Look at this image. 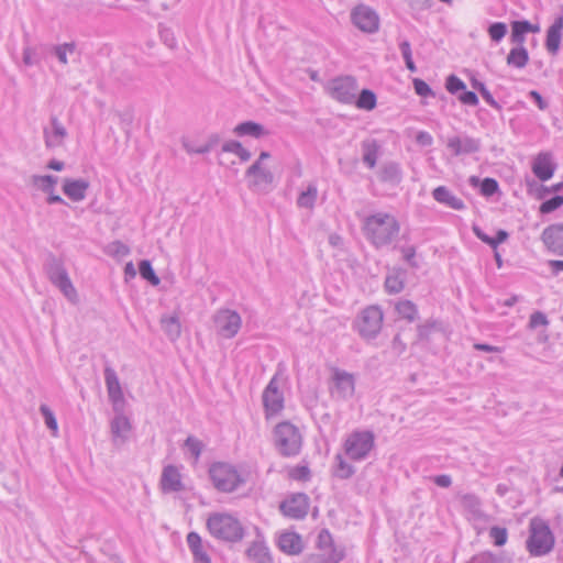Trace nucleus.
<instances>
[{
  "label": "nucleus",
  "mask_w": 563,
  "mask_h": 563,
  "mask_svg": "<svg viewBox=\"0 0 563 563\" xmlns=\"http://www.w3.org/2000/svg\"><path fill=\"white\" fill-rule=\"evenodd\" d=\"M385 290L388 294L395 295L402 291L405 287V277L404 273L400 271H394L393 273L388 274L385 278Z\"/></svg>",
  "instance_id": "nucleus-37"
},
{
  "label": "nucleus",
  "mask_w": 563,
  "mask_h": 563,
  "mask_svg": "<svg viewBox=\"0 0 563 563\" xmlns=\"http://www.w3.org/2000/svg\"><path fill=\"white\" fill-rule=\"evenodd\" d=\"M274 443L280 455L296 456L302 446V437L299 429L289 421H283L274 428Z\"/></svg>",
  "instance_id": "nucleus-4"
},
{
  "label": "nucleus",
  "mask_w": 563,
  "mask_h": 563,
  "mask_svg": "<svg viewBox=\"0 0 563 563\" xmlns=\"http://www.w3.org/2000/svg\"><path fill=\"white\" fill-rule=\"evenodd\" d=\"M186 541L195 563H211V559L207 553L206 545L197 532H189L187 534Z\"/></svg>",
  "instance_id": "nucleus-27"
},
{
  "label": "nucleus",
  "mask_w": 563,
  "mask_h": 563,
  "mask_svg": "<svg viewBox=\"0 0 563 563\" xmlns=\"http://www.w3.org/2000/svg\"><path fill=\"white\" fill-rule=\"evenodd\" d=\"M241 147H242V144L239 141L231 140V141H227L225 143H223L222 152L233 153L236 155Z\"/></svg>",
  "instance_id": "nucleus-64"
},
{
  "label": "nucleus",
  "mask_w": 563,
  "mask_h": 563,
  "mask_svg": "<svg viewBox=\"0 0 563 563\" xmlns=\"http://www.w3.org/2000/svg\"><path fill=\"white\" fill-rule=\"evenodd\" d=\"M89 186V181L84 178H65L63 180L62 190L68 199L74 202H79L86 198Z\"/></svg>",
  "instance_id": "nucleus-22"
},
{
  "label": "nucleus",
  "mask_w": 563,
  "mask_h": 563,
  "mask_svg": "<svg viewBox=\"0 0 563 563\" xmlns=\"http://www.w3.org/2000/svg\"><path fill=\"white\" fill-rule=\"evenodd\" d=\"M376 102H377L376 95L369 89H363L360 92L358 97H355V100L353 103H355V106L358 109L369 111L376 107Z\"/></svg>",
  "instance_id": "nucleus-41"
},
{
  "label": "nucleus",
  "mask_w": 563,
  "mask_h": 563,
  "mask_svg": "<svg viewBox=\"0 0 563 563\" xmlns=\"http://www.w3.org/2000/svg\"><path fill=\"white\" fill-rule=\"evenodd\" d=\"M233 132L241 137L252 136L254 139H261L262 136L268 134V132L262 124L256 123L254 121H245L238 124L234 128Z\"/></svg>",
  "instance_id": "nucleus-31"
},
{
  "label": "nucleus",
  "mask_w": 563,
  "mask_h": 563,
  "mask_svg": "<svg viewBox=\"0 0 563 563\" xmlns=\"http://www.w3.org/2000/svg\"><path fill=\"white\" fill-rule=\"evenodd\" d=\"M262 401L267 419L277 416L284 409V394L280 390V382L275 375L265 387Z\"/></svg>",
  "instance_id": "nucleus-13"
},
{
  "label": "nucleus",
  "mask_w": 563,
  "mask_h": 563,
  "mask_svg": "<svg viewBox=\"0 0 563 563\" xmlns=\"http://www.w3.org/2000/svg\"><path fill=\"white\" fill-rule=\"evenodd\" d=\"M318 553L309 558L310 563H339L344 558L343 550L339 549L328 529H322L317 538Z\"/></svg>",
  "instance_id": "nucleus-9"
},
{
  "label": "nucleus",
  "mask_w": 563,
  "mask_h": 563,
  "mask_svg": "<svg viewBox=\"0 0 563 563\" xmlns=\"http://www.w3.org/2000/svg\"><path fill=\"white\" fill-rule=\"evenodd\" d=\"M219 137L217 135H211L209 140L199 145H194L189 141H183V146L189 154H207L218 144Z\"/></svg>",
  "instance_id": "nucleus-40"
},
{
  "label": "nucleus",
  "mask_w": 563,
  "mask_h": 563,
  "mask_svg": "<svg viewBox=\"0 0 563 563\" xmlns=\"http://www.w3.org/2000/svg\"><path fill=\"white\" fill-rule=\"evenodd\" d=\"M335 466H334V475L339 478L346 479L350 478L355 470L354 467L347 463L341 454H336L334 457Z\"/></svg>",
  "instance_id": "nucleus-42"
},
{
  "label": "nucleus",
  "mask_w": 563,
  "mask_h": 563,
  "mask_svg": "<svg viewBox=\"0 0 563 563\" xmlns=\"http://www.w3.org/2000/svg\"><path fill=\"white\" fill-rule=\"evenodd\" d=\"M181 466L175 465H166L163 467L159 487L163 493H179L185 489V484L183 482V474L180 472Z\"/></svg>",
  "instance_id": "nucleus-18"
},
{
  "label": "nucleus",
  "mask_w": 563,
  "mask_h": 563,
  "mask_svg": "<svg viewBox=\"0 0 563 563\" xmlns=\"http://www.w3.org/2000/svg\"><path fill=\"white\" fill-rule=\"evenodd\" d=\"M249 187L253 191L267 192L274 181L273 173L261 165V162H254L246 170Z\"/></svg>",
  "instance_id": "nucleus-16"
},
{
  "label": "nucleus",
  "mask_w": 563,
  "mask_h": 563,
  "mask_svg": "<svg viewBox=\"0 0 563 563\" xmlns=\"http://www.w3.org/2000/svg\"><path fill=\"white\" fill-rule=\"evenodd\" d=\"M185 448L197 462L200 459L203 449V443L196 437L189 435L185 441Z\"/></svg>",
  "instance_id": "nucleus-51"
},
{
  "label": "nucleus",
  "mask_w": 563,
  "mask_h": 563,
  "mask_svg": "<svg viewBox=\"0 0 563 563\" xmlns=\"http://www.w3.org/2000/svg\"><path fill=\"white\" fill-rule=\"evenodd\" d=\"M330 395L335 400H347L355 391V378L346 371L334 368L329 386Z\"/></svg>",
  "instance_id": "nucleus-12"
},
{
  "label": "nucleus",
  "mask_w": 563,
  "mask_h": 563,
  "mask_svg": "<svg viewBox=\"0 0 563 563\" xmlns=\"http://www.w3.org/2000/svg\"><path fill=\"white\" fill-rule=\"evenodd\" d=\"M104 383L110 401L115 407L117 404L123 402V391L115 371L111 367L104 368Z\"/></svg>",
  "instance_id": "nucleus-25"
},
{
  "label": "nucleus",
  "mask_w": 563,
  "mask_h": 563,
  "mask_svg": "<svg viewBox=\"0 0 563 563\" xmlns=\"http://www.w3.org/2000/svg\"><path fill=\"white\" fill-rule=\"evenodd\" d=\"M139 272L143 279L147 280L151 285L157 286L161 283V279L155 274L152 264L147 260H142L139 263Z\"/></svg>",
  "instance_id": "nucleus-43"
},
{
  "label": "nucleus",
  "mask_w": 563,
  "mask_h": 563,
  "mask_svg": "<svg viewBox=\"0 0 563 563\" xmlns=\"http://www.w3.org/2000/svg\"><path fill=\"white\" fill-rule=\"evenodd\" d=\"M507 31L508 27L504 22H493L487 29L490 40L495 43H499L507 34Z\"/></svg>",
  "instance_id": "nucleus-49"
},
{
  "label": "nucleus",
  "mask_w": 563,
  "mask_h": 563,
  "mask_svg": "<svg viewBox=\"0 0 563 563\" xmlns=\"http://www.w3.org/2000/svg\"><path fill=\"white\" fill-rule=\"evenodd\" d=\"M554 536L550 527L542 520H531L527 549L533 556H542L552 551Z\"/></svg>",
  "instance_id": "nucleus-7"
},
{
  "label": "nucleus",
  "mask_w": 563,
  "mask_h": 563,
  "mask_svg": "<svg viewBox=\"0 0 563 563\" xmlns=\"http://www.w3.org/2000/svg\"><path fill=\"white\" fill-rule=\"evenodd\" d=\"M309 497L303 493L294 494L280 503L282 514L290 519H303L309 511Z\"/></svg>",
  "instance_id": "nucleus-17"
},
{
  "label": "nucleus",
  "mask_w": 563,
  "mask_h": 563,
  "mask_svg": "<svg viewBox=\"0 0 563 563\" xmlns=\"http://www.w3.org/2000/svg\"><path fill=\"white\" fill-rule=\"evenodd\" d=\"M327 88L334 100L351 104L355 100L358 85L353 76H339L330 80Z\"/></svg>",
  "instance_id": "nucleus-10"
},
{
  "label": "nucleus",
  "mask_w": 563,
  "mask_h": 563,
  "mask_svg": "<svg viewBox=\"0 0 563 563\" xmlns=\"http://www.w3.org/2000/svg\"><path fill=\"white\" fill-rule=\"evenodd\" d=\"M68 133L65 126L59 122L56 117L51 118V128L43 130L44 143L46 148L60 147Z\"/></svg>",
  "instance_id": "nucleus-21"
},
{
  "label": "nucleus",
  "mask_w": 563,
  "mask_h": 563,
  "mask_svg": "<svg viewBox=\"0 0 563 563\" xmlns=\"http://www.w3.org/2000/svg\"><path fill=\"white\" fill-rule=\"evenodd\" d=\"M206 527L213 538L223 542H239L244 537V528L240 520L228 512L210 514Z\"/></svg>",
  "instance_id": "nucleus-2"
},
{
  "label": "nucleus",
  "mask_w": 563,
  "mask_h": 563,
  "mask_svg": "<svg viewBox=\"0 0 563 563\" xmlns=\"http://www.w3.org/2000/svg\"><path fill=\"white\" fill-rule=\"evenodd\" d=\"M445 144L453 156L475 154L482 146L479 139L473 137L466 133L448 136Z\"/></svg>",
  "instance_id": "nucleus-15"
},
{
  "label": "nucleus",
  "mask_w": 563,
  "mask_h": 563,
  "mask_svg": "<svg viewBox=\"0 0 563 563\" xmlns=\"http://www.w3.org/2000/svg\"><path fill=\"white\" fill-rule=\"evenodd\" d=\"M318 198V187L314 183H310L306 190H302L297 198V206L303 209H312Z\"/></svg>",
  "instance_id": "nucleus-35"
},
{
  "label": "nucleus",
  "mask_w": 563,
  "mask_h": 563,
  "mask_svg": "<svg viewBox=\"0 0 563 563\" xmlns=\"http://www.w3.org/2000/svg\"><path fill=\"white\" fill-rule=\"evenodd\" d=\"M384 313L378 306H368L361 310L354 321V329L366 341L374 340L379 334Z\"/></svg>",
  "instance_id": "nucleus-8"
},
{
  "label": "nucleus",
  "mask_w": 563,
  "mask_h": 563,
  "mask_svg": "<svg viewBox=\"0 0 563 563\" xmlns=\"http://www.w3.org/2000/svg\"><path fill=\"white\" fill-rule=\"evenodd\" d=\"M213 323L217 333L224 339L234 338L242 325V318L235 310L219 309L213 314Z\"/></svg>",
  "instance_id": "nucleus-11"
},
{
  "label": "nucleus",
  "mask_w": 563,
  "mask_h": 563,
  "mask_svg": "<svg viewBox=\"0 0 563 563\" xmlns=\"http://www.w3.org/2000/svg\"><path fill=\"white\" fill-rule=\"evenodd\" d=\"M352 23L362 32L373 34L379 29L378 13L368 5L358 4L351 12Z\"/></svg>",
  "instance_id": "nucleus-14"
},
{
  "label": "nucleus",
  "mask_w": 563,
  "mask_h": 563,
  "mask_svg": "<svg viewBox=\"0 0 563 563\" xmlns=\"http://www.w3.org/2000/svg\"><path fill=\"white\" fill-rule=\"evenodd\" d=\"M362 230L371 245L379 250L391 245L398 239L400 223L393 213L377 211L364 218Z\"/></svg>",
  "instance_id": "nucleus-1"
},
{
  "label": "nucleus",
  "mask_w": 563,
  "mask_h": 563,
  "mask_svg": "<svg viewBox=\"0 0 563 563\" xmlns=\"http://www.w3.org/2000/svg\"><path fill=\"white\" fill-rule=\"evenodd\" d=\"M30 183L36 190L47 195L52 194V190H55L58 177L55 175L34 174L31 176Z\"/></svg>",
  "instance_id": "nucleus-32"
},
{
  "label": "nucleus",
  "mask_w": 563,
  "mask_h": 563,
  "mask_svg": "<svg viewBox=\"0 0 563 563\" xmlns=\"http://www.w3.org/2000/svg\"><path fill=\"white\" fill-rule=\"evenodd\" d=\"M395 309L399 317L406 319L408 322H413L418 319V308L411 300H399Z\"/></svg>",
  "instance_id": "nucleus-38"
},
{
  "label": "nucleus",
  "mask_w": 563,
  "mask_h": 563,
  "mask_svg": "<svg viewBox=\"0 0 563 563\" xmlns=\"http://www.w3.org/2000/svg\"><path fill=\"white\" fill-rule=\"evenodd\" d=\"M375 448V435L369 430L352 431L343 442L345 455L354 461L366 460Z\"/></svg>",
  "instance_id": "nucleus-6"
},
{
  "label": "nucleus",
  "mask_w": 563,
  "mask_h": 563,
  "mask_svg": "<svg viewBox=\"0 0 563 563\" xmlns=\"http://www.w3.org/2000/svg\"><path fill=\"white\" fill-rule=\"evenodd\" d=\"M445 88L450 93L456 95L459 91L465 90L466 86H465L464 81L462 79H460L457 76L450 75L446 78Z\"/></svg>",
  "instance_id": "nucleus-53"
},
{
  "label": "nucleus",
  "mask_w": 563,
  "mask_h": 563,
  "mask_svg": "<svg viewBox=\"0 0 563 563\" xmlns=\"http://www.w3.org/2000/svg\"><path fill=\"white\" fill-rule=\"evenodd\" d=\"M462 506L474 516H481V500L474 494H465L461 498Z\"/></svg>",
  "instance_id": "nucleus-46"
},
{
  "label": "nucleus",
  "mask_w": 563,
  "mask_h": 563,
  "mask_svg": "<svg viewBox=\"0 0 563 563\" xmlns=\"http://www.w3.org/2000/svg\"><path fill=\"white\" fill-rule=\"evenodd\" d=\"M52 49H53L55 56L57 57L58 62L63 65H67L68 64V55L75 53L76 44L74 42L58 44V45H54Z\"/></svg>",
  "instance_id": "nucleus-44"
},
{
  "label": "nucleus",
  "mask_w": 563,
  "mask_h": 563,
  "mask_svg": "<svg viewBox=\"0 0 563 563\" xmlns=\"http://www.w3.org/2000/svg\"><path fill=\"white\" fill-rule=\"evenodd\" d=\"M277 545L282 552L288 555H298L303 551V542L301 536L297 532H283Z\"/></svg>",
  "instance_id": "nucleus-24"
},
{
  "label": "nucleus",
  "mask_w": 563,
  "mask_h": 563,
  "mask_svg": "<svg viewBox=\"0 0 563 563\" xmlns=\"http://www.w3.org/2000/svg\"><path fill=\"white\" fill-rule=\"evenodd\" d=\"M549 324L547 316L541 311H536L530 316L529 328L537 329L539 327H545Z\"/></svg>",
  "instance_id": "nucleus-58"
},
{
  "label": "nucleus",
  "mask_w": 563,
  "mask_h": 563,
  "mask_svg": "<svg viewBox=\"0 0 563 563\" xmlns=\"http://www.w3.org/2000/svg\"><path fill=\"white\" fill-rule=\"evenodd\" d=\"M498 183L494 178H485L481 185V192L484 196H493L498 191Z\"/></svg>",
  "instance_id": "nucleus-57"
},
{
  "label": "nucleus",
  "mask_w": 563,
  "mask_h": 563,
  "mask_svg": "<svg viewBox=\"0 0 563 563\" xmlns=\"http://www.w3.org/2000/svg\"><path fill=\"white\" fill-rule=\"evenodd\" d=\"M404 260L411 266L417 268L418 263L416 262V247L413 245H405L400 249Z\"/></svg>",
  "instance_id": "nucleus-60"
},
{
  "label": "nucleus",
  "mask_w": 563,
  "mask_h": 563,
  "mask_svg": "<svg viewBox=\"0 0 563 563\" xmlns=\"http://www.w3.org/2000/svg\"><path fill=\"white\" fill-rule=\"evenodd\" d=\"M42 60V53L37 47L26 46L23 49V63L26 66H36Z\"/></svg>",
  "instance_id": "nucleus-50"
},
{
  "label": "nucleus",
  "mask_w": 563,
  "mask_h": 563,
  "mask_svg": "<svg viewBox=\"0 0 563 563\" xmlns=\"http://www.w3.org/2000/svg\"><path fill=\"white\" fill-rule=\"evenodd\" d=\"M541 241L551 253L563 256V223L547 227L541 234Z\"/></svg>",
  "instance_id": "nucleus-20"
},
{
  "label": "nucleus",
  "mask_w": 563,
  "mask_h": 563,
  "mask_svg": "<svg viewBox=\"0 0 563 563\" xmlns=\"http://www.w3.org/2000/svg\"><path fill=\"white\" fill-rule=\"evenodd\" d=\"M433 199L453 210H463L465 208L464 201L455 196L448 187L439 186L432 190Z\"/></svg>",
  "instance_id": "nucleus-26"
},
{
  "label": "nucleus",
  "mask_w": 563,
  "mask_h": 563,
  "mask_svg": "<svg viewBox=\"0 0 563 563\" xmlns=\"http://www.w3.org/2000/svg\"><path fill=\"white\" fill-rule=\"evenodd\" d=\"M380 146L376 140H365L362 142V151H363V163L368 168H374L376 166L378 156H379Z\"/></svg>",
  "instance_id": "nucleus-33"
},
{
  "label": "nucleus",
  "mask_w": 563,
  "mask_h": 563,
  "mask_svg": "<svg viewBox=\"0 0 563 563\" xmlns=\"http://www.w3.org/2000/svg\"><path fill=\"white\" fill-rule=\"evenodd\" d=\"M563 31V15L558 16L547 32L545 46L549 53L556 54Z\"/></svg>",
  "instance_id": "nucleus-28"
},
{
  "label": "nucleus",
  "mask_w": 563,
  "mask_h": 563,
  "mask_svg": "<svg viewBox=\"0 0 563 563\" xmlns=\"http://www.w3.org/2000/svg\"><path fill=\"white\" fill-rule=\"evenodd\" d=\"M132 430L130 419L122 412H117L110 421L111 441L115 448H121L129 440Z\"/></svg>",
  "instance_id": "nucleus-19"
},
{
  "label": "nucleus",
  "mask_w": 563,
  "mask_h": 563,
  "mask_svg": "<svg viewBox=\"0 0 563 563\" xmlns=\"http://www.w3.org/2000/svg\"><path fill=\"white\" fill-rule=\"evenodd\" d=\"M378 178L380 181L393 186L400 184L402 179L400 165L395 162H387L383 164L378 172Z\"/></svg>",
  "instance_id": "nucleus-30"
},
{
  "label": "nucleus",
  "mask_w": 563,
  "mask_h": 563,
  "mask_svg": "<svg viewBox=\"0 0 563 563\" xmlns=\"http://www.w3.org/2000/svg\"><path fill=\"white\" fill-rule=\"evenodd\" d=\"M40 412L44 418L46 427L52 431L53 435L56 437L58 433V424L54 412L46 405L40 406Z\"/></svg>",
  "instance_id": "nucleus-48"
},
{
  "label": "nucleus",
  "mask_w": 563,
  "mask_h": 563,
  "mask_svg": "<svg viewBox=\"0 0 563 563\" xmlns=\"http://www.w3.org/2000/svg\"><path fill=\"white\" fill-rule=\"evenodd\" d=\"M109 249L114 256H119V257H125L131 253L130 247L121 241L112 242L109 245Z\"/></svg>",
  "instance_id": "nucleus-59"
},
{
  "label": "nucleus",
  "mask_w": 563,
  "mask_h": 563,
  "mask_svg": "<svg viewBox=\"0 0 563 563\" xmlns=\"http://www.w3.org/2000/svg\"><path fill=\"white\" fill-rule=\"evenodd\" d=\"M208 473L214 488L222 493H232L245 482L239 470L225 462L211 464Z\"/></svg>",
  "instance_id": "nucleus-5"
},
{
  "label": "nucleus",
  "mask_w": 563,
  "mask_h": 563,
  "mask_svg": "<svg viewBox=\"0 0 563 563\" xmlns=\"http://www.w3.org/2000/svg\"><path fill=\"white\" fill-rule=\"evenodd\" d=\"M415 92L420 97H434V92L430 88V86L420 78H415L412 80Z\"/></svg>",
  "instance_id": "nucleus-55"
},
{
  "label": "nucleus",
  "mask_w": 563,
  "mask_h": 563,
  "mask_svg": "<svg viewBox=\"0 0 563 563\" xmlns=\"http://www.w3.org/2000/svg\"><path fill=\"white\" fill-rule=\"evenodd\" d=\"M246 555L254 563H274L269 549L263 540L253 541L246 550Z\"/></svg>",
  "instance_id": "nucleus-29"
},
{
  "label": "nucleus",
  "mask_w": 563,
  "mask_h": 563,
  "mask_svg": "<svg viewBox=\"0 0 563 563\" xmlns=\"http://www.w3.org/2000/svg\"><path fill=\"white\" fill-rule=\"evenodd\" d=\"M563 205V196H554L553 198L545 200L540 206V212L548 214Z\"/></svg>",
  "instance_id": "nucleus-54"
},
{
  "label": "nucleus",
  "mask_w": 563,
  "mask_h": 563,
  "mask_svg": "<svg viewBox=\"0 0 563 563\" xmlns=\"http://www.w3.org/2000/svg\"><path fill=\"white\" fill-rule=\"evenodd\" d=\"M43 268L51 284L55 286L69 302L77 303L79 300L78 292L63 261L54 255H49Z\"/></svg>",
  "instance_id": "nucleus-3"
},
{
  "label": "nucleus",
  "mask_w": 563,
  "mask_h": 563,
  "mask_svg": "<svg viewBox=\"0 0 563 563\" xmlns=\"http://www.w3.org/2000/svg\"><path fill=\"white\" fill-rule=\"evenodd\" d=\"M459 101L466 106L476 107L478 104V97L474 91L463 90L457 97Z\"/></svg>",
  "instance_id": "nucleus-61"
},
{
  "label": "nucleus",
  "mask_w": 563,
  "mask_h": 563,
  "mask_svg": "<svg viewBox=\"0 0 563 563\" xmlns=\"http://www.w3.org/2000/svg\"><path fill=\"white\" fill-rule=\"evenodd\" d=\"M468 563H510L503 555L495 554L490 551H484L475 554Z\"/></svg>",
  "instance_id": "nucleus-45"
},
{
  "label": "nucleus",
  "mask_w": 563,
  "mask_h": 563,
  "mask_svg": "<svg viewBox=\"0 0 563 563\" xmlns=\"http://www.w3.org/2000/svg\"><path fill=\"white\" fill-rule=\"evenodd\" d=\"M289 476L295 481H308L310 478V470L307 465H297L290 470Z\"/></svg>",
  "instance_id": "nucleus-56"
},
{
  "label": "nucleus",
  "mask_w": 563,
  "mask_h": 563,
  "mask_svg": "<svg viewBox=\"0 0 563 563\" xmlns=\"http://www.w3.org/2000/svg\"><path fill=\"white\" fill-rule=\"evenodd\" d=\"M489 538L496 547H503L508 539V531L504 527L494 526L489 529Z\"/></svg>",
  "instance_id": "nucleus-52"
},
{
  "label": "nucleus",
  "mask_w": 563,
  "mask_h": 563,
  "mask_svg": "<svg viewBox=\"0 0 563 563\" xmlns=\"http://www.w3.org/2000/svg\"><path fill=\"white\" fill-rule=\"evenodd\" d=\"M162 329L170 341H176L181 333L180 322L177 316H165L161 320Z\"/></svg>",
  "instance_id": "nucleus-36"
},
{
  "label": "nucleus",
  "mask_w": 563,
  "mask_h": 563,
  "mask_svg": "<svg viewBox=\"0 0 563 563\" xmlns=\"http://www.w3.org/2000/svg\"><path fill=\"white\" fill-rule=\"evenodd\" d=\"M531 30V23L528 21H515L512 23V34L511 40L515 43H522L526 33H529Z\"/></svg>",
  "instance_id": "nucleus-47"
},
{
  "label": "nucleus",
  "mask_w": 563,
  "mask_h": 563,
  "mask_svg": "<svg viewBox=\"0 0 563 563\" xmlns=\"http://www.w3.org/2000/svg\"><path fill=\"white\" fill-rule=\"evenodd\" d=\"M555 169L556 165L549 153H540L533 159L532 172L541 181L551 179Z\"/></svg>",
  "instance_id": "nucleus-23"
},
{
  "label": "nucleus",
  "mask_w": 563,
  "mask_h": 563,
  "mask_svg": "<svg viewBox=\"0 0 563 563\" xmlns=\"http://www.w3.org/2000/svg\"><path fill=\"white\" fill-rule=\"evenodd\" d=\"M435 485L442 488H448L452 485V478L448 474H440L432 477Z\"/></svg>",
  "instance_id": "nucleus-63"
},
{
  "label": "nucleus",
  "mask_w": 563,
  "mask_h": 563,
  "mask_svg": "<svg viewBox=\"0 0 563 563\" xmlns=\"http://www.w3.org/2000/svg\"><path fill=\"white\" fill-rule=\"evenodd\" d=\"M528 62V51L523 46L511 48L507 56V64L516 68H523Z\"/></svg>",
  "instance_id": "nucleus-39"
},
{
  "label": "nucleus",
  "mask_w": 563,
  "mask_h": 563,
  "mask_svg": "<svg viewBox=\"0 0 563 563\" xmlns=\"http://www.w3.org/2000/svg\"><path fill=\"white\" fill-rule=\"evenodd\" d=\"M473 232L478 240L489 245L494 251H496L498 245L506 242L509 238L508 232L501 229L497 231L496 236L494 238L486 234L479 227L476 225L473 227Z\"/></svg>",
  "instance_id": "nucleus-34"
},
{
  "label": "nucleus",
  "mask_w": 563,
  "mask_h": 563,
  "mask_svg": "<svg viewBox=\"0 0 563 563\" xmlns=\"http://www.w3.org/2000/svg\"><path fill=\"white\" fill-rule=\"evenodd\" d=\"M416 142L421 146H431L433 144V137L427 131H419L416 135Z\"/></svg>",
  "instance_id": "nucleus-62"
}]
</instances>
